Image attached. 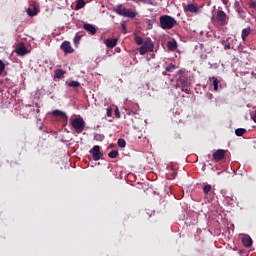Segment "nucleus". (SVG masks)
Segmentation results:
<instances>
[{
	"label": "nucleus",
	"mask_w": 256,
	"mask_h": 256,
	"mask_svg": "<svg viewBox=\"0 0 256 256\" xmlns=\"http://www.w3.org/2000/svg\"><path fill=\"white\" fill-rule=\"evenodd\" d=\"M52 114L55 117H60L61 119H67V114H65V112H63L61 110H54V111H52Z\"/></svg>",
	"instance_id": "obj_21"
},
{
	"label": "nucleus",
	"mask_w": 256,
	"mask_h": 256,
	"mask_svg": "<svg viewBox=\"0 0 256 256\" xmlns=\"http://www.w3.org/2000/svg\"><path fill=\"white\" fill-rule=\"evenodd\" d=\"M3 71H5V63L0 60V75H3Z\"/></svg>",
	"instance_id": "obj_30"
},
{
	"label": "nucleus",
	"mask_w": 256,
	"mask_h": 256,
	"mask_svg": "<svg viewBox=\"0 0 256 256\" xmlns=\"http://www.w3.org/2000/svg\"><path fill=\"white\" fill-rule=\"evenodd\" d=\"M174 69H175V65L173 64H170L166 67V71H174Z\"/></svg>",
	"instance_id": "obj_35"
},
{
	"label": "nucleus",
	"mask_w": 256,
	"mask_h": 256,
	"mask_svg": "<svg viewBox=\"0 0 256 256\" xmlns=\"http://www.w3.org/2000/svg\"><path fill=\"white\" fill-rule=\"evenodd\" d=\"M125 111L127 115H139V104L128 101L126 102Z\"/></svg>",
	"instance_id": "obj_4"
},
{
	"label": "nucleus",
	"mask_w": 256,
	"mask_h": 256,
	"mask_svg": "<svg viewBox=\"0 0 256 256\" xmlns=\"http://www.w3.org/2000/svg\"><path fill=\"white\" fill-rule=\"evenodd\" d=\"M175 177H177V172L174 171V172L172 173V177H169V179H175Z\"/></svg>",
	"instance_id": "obj_39"
},
{
	"label": "nucleus",
	"mask_w": 256,
	"mask_h": 256,
	"mask_svg": "<svg viewBox=\"0 0 256 256\" xmlns=\"http://www.w3.org/2000/svg\"><path fill=\"white\" fill-rule=\"evenodd\" d=\"M114 11L115 13H117V15H121L122 17H124L127 11V8L123 7V5L120 4L114 8Z\"/></svg>",
	"instance_id": "obj_14"
},
{
	"label": "nucleus",
	"mask_w": 256,
	"mask_h": 256,
	"mask_svg": "<svg viewBox=\"0 0 256 256\" xmlns=\"http://www.w3.org/2000/svg\"><path fill=\"white\" fill-rule=\"evenodd\" d=\"M115 117L117 119H121V112H119V108L118 107H116V109H115Z\"/></svg>",
	"instance_id": "obj_34"
},
{
	"label": "nucleus",
	"mask_w": 256,
	"mask_h": 256,
	"mask_svg": "<svg viewBox=\"0 0 256 256\" xmlns=\"http://www.w3.org/2000/svg\"><path fill=\"white\" fill-rule=\"evenodd\" d=\"M191 89V83H189V80L187 79H182V82H181V90L182 91H189Z\"/></svg>",
	"instance_id": "obj_15"
},
{
	"label": "nucleus",
	"mask_w": 256,
	"mask_h": 256,
	"mask_svg": "<svg viewBox=\"0 0 256 256\" xmlns=\"http://www.w3.org/2000/svg\"><path fill=\"white\" fill-rule=\"evenodd\" d=\"M142 2L145 3L146 5H153L152 0H142Z\"/></svg>",
	"instance_id": "obj_37"
},
{
	"label": "nucleus",
	"mask_w": 256,
	"mask_h": 256,
	"mask_svg": "<svg viewBox=\"0 0 256 256\" xmlns=\"http://www.w3.org/2000/svg\"><path fill=\"white\" fill-rule=\"evenodd\" d=\"M37 13H39V9H37V6H35V5H31L27 9V15H29V17H35V15H37Z\"/></svg>",
	"instance_id": "obj_13"
},
{
	"label": "nucleus",
	"mask_w": 256,
	"mask_h": 256,
	"mask_svg": "<svg viewBox=\"0 0 256 256\" xmlns=\"http://www.w3.org/2000/svg\"><path fill=\"white\" fill-rule=\"evenodd\" d=\"M89 153L92 155L94 161H99L103 159V153H101V148L99 146H94Z\"/></svg>",
	"instance_id": "obj_5"
},
{
	"label": "nucleus",
	"mask_w": 256,
	"mask_h": 256,
	"mask_svg": "<svg viewBox=\"0 0 256 256\" xmlns=\"http://www.w3.org/2000/svg\"><path fill=\"white\" fill-rule=\"evenodd\" d=\"M216 19L220 25H225L227 23V14L223 10H218L216 14Z\"/></svg>",
	"instance_id": "obj_6"
},
{
	"label": "nucleus",
	"mask_w": 256,
	"mask_h": 256,
	"mask_svg": "<svg viewBox=\"0 0 256 256\" xmlns=\"http://www.w3.org/2000/svg\"><path fill=\"white\" fill-rule=\"evenodd\" d=\"M71 125L77 133H82L83 129H85V120L83 118H74L71 120Z\"/></svg>",
	"instance_id": "obj_3"
},
{
	"label": "nucleus",
	"mask_w": 256,
	"mask_h": 256,
	"mask_svg": "<svg viewBox=\"0 0 256 256\" xmlns=\"http://www.w3.org/2000/svg\"><path fill=\"white\" fill-rule=\"evenodd\" d=\"M135 42L137 43V45H143V38L137 36L135 38Z\"/></svg>",
	"instance_id": "obj_31"
},
{
	"label": "nucleus",
	"mask_w": 256,
	"mask_h": 256,
	"mask_svg": "<svg viewBox=\"0 0 256 256\" xmlns=\"http://www.w3.org/2000/svg\"><path fill=\"white\" fill-rule=\"evenodd\" d=\"M225 157V150L219 149L213 153V159L215 161H221Z\"/></svg>",
	"instance_id": "obj_10"
},
{
	"label": "nucleus",
	"mask_w": 256,
	"mask_h": 256,
	"mask_svg": "<svg viewBox=\"0 0 256 256\" xmlns=\"http://www.w3.org/2000/svg\"><path fill=\"white\" fill-rule=\"evenodd\" d=\"M118 155H119V152L112 150L111 152H109L108 157H110V159H117Z\"/></svg>",
	"instance_id": "obj_27"
},
{
	"label": "nucleus",
	"mask_w": 256,
	"mask_h": 256,
	"mask_svg": "<svg viewBox=\"0 0 256 256\" xmlns=\"http://www.w3.org/2000/svg\"><path fill=\"white\" fill-rule=\"evenodd\" d=\"M79 41H81V36L80 35H76L74 37V44L79 45Z\"/></svg>",
	"instance_id": "obj_33"
},
{
	"label": "nucleus",
	"mask_w": 256,
	"mask_h": 256,
	"mask_svg": "<svg viewBox=\"0 0 256 256\" xmlns=\"http://www.w3.org/2000/svg\"><path fill=\"white\" fill-rule=\"evenodd\" d=\"M224 197H225L226 202L229 205H235V197H233L232 195L231 196H224Z\"/></svg>",
	"instance_id": "obj_26"
},
{
	"label": "nucleus",
	"mask_w": 256,
	"mask_h": 256,
	"mask_svg": "<svg viewBox=\"0 0 256 256\" xmlns=\"http://www.w3.org/2000/svg\"><path fill=\"white\" fill-rule=\"evenodd\" d=\"M107 116L111 117V109H107Z\"/></svg>",
	"instance_id": "obj_42"
},
{
	"label": "nucleus",
	"mask_w": 256,
	"mask_h": 256,
	"mask_svg": "<svg viewBox=\"0 0 256 256\" xmlns=\"http://www.w3.org/2000/svg\"><path fill=\"white\" fill-rule=\"evenodd\" d=\"M211 191V185H206L203 187V192L205 194L209 193Z\"/></svg>",
	"instance_id": "obj_32"
},
{
	"label": "nucleus",
	"mask_w": 256,
	"mask_h": 256,
	"mask_svg": "<svg viewBox=\"0 0 256 256\" xmlns=\"http://www.w3.org/2000/svg\"><path fill=\"white\" fill-rule=\"evenodd\" d=\"M67 87H73L74 89H77V87H81V83L79 81L72 80L70 82H66Z\"/></svg>",
	"instance_id": "obj_23"
},
{
	"label": "nucleus",
	"mask_w": 256,
	"mask_h": 256,
	"mask_svg": "<svg viewBox=\"0 0 256 256\" xmlns=\"http://www.w3.org/2000/svg\"><path fill=\"white\" fill-rule=\"evenodd\" d=\"M250 34H251V27L248 26L242 30L241 38L245 41V39H247V37H249Z\"/></svg>",
	"instance_id": "obj_19"
},
{
	"label": "nucleus",
	"mask_w": 256,
	"mask_h": 256,
	"mask_svg": "<svg viewBox=\"0 0 256 256\" xmlns=\"http://www.w3.org/2000/svg\"><path fill=\"white\" fill-rule=\"evenodd\" d=\"M210 81H212L214 91H219V87H220V89L223 88V84L221 83V80L217 79V77L210 78Z\"/></svg>",
	"instance_id": "obj_9"
},
{
	"label": "nucleus",
	"mask_w": 256,
	"mask_h": 256,
	"mask_svg": "<svg viewBox=\"0 0 256 256\" xmlns=\"http://www.w3.org/2000/svg\"><path fill=\"white\" fill-rule=\"evenodd\" d=\"M245 133H247L245 128H237L235 130V135H237V137H242V135H245Z\"/></svg>",
	"instance_id": "obj_25"
},
{
	"label": "nucleus",
	"mask_w": 256,
	"mask_h": 256,
	"mask_svg": "<svg viewBox=\"0 0 256 256\" xmlns=\"http://www.w3.org/2000/svg\"><path fill=\"white\" fill-rule=\"evenodd\" d=\"M251 119L256 123V110L251 114Z\"/></svg>",
	"instance_id": "obj_38"
},
{
	"label": "nucleus",
	"mask_w": 256,
	"mask_h": 256,
	"mask_svg": "<svg viewBox=\"0 0 256 256\" xmlns=\"http://www.w3.org/2000/svg\"><path fill=\"white\" fill-rule=\"evenodd\" d=\"M83 29H85V31L90 33V35H95V33H97V28H95V25H92L89 23L84 24Z\"/></svg>",
	"instance_id": "obj_11"
},
{
	"label": "nucleus",
	"mask_w": 256,
	"mask_h": 256,
	"mask_svg": "<svg viewBox=\"0 0 256 256\" xmlns=\"http://www.w3.org/2000/svg\"><path fill=\"white\" fill-rule=\"evenodd\" d=\"M184 10L188 13H198L199 6L197 4L189 3L185 6Z\"/></svg>",
	"instance_id": "obj_7"
},
{
	"label": "nucleus",
	"mask_w": 256,
	"mask_h": 256,
	"mask_svg": "<svg viewBox=\"0 0 256 256\" xmlns=\"http://www.w3.org/2000/svg\"><path fill=\"white\" fill-rule=\"evenodd\" d=\"M17 55H27V48L24 45H20L16 48Z\"/></svg>",
	"instance_id": "obj_18"
},
{
	"label": "nucleus",
	"mask_w": 256,
	"mask_h": 256,
	"mask_svg": "<svg viewBox=\"0 0 256 256\" xmlns=\"http://www.w3.org/2000/svg\"><path fill=\"white\" fill-rule=\"evenodd\" d=\"M61 49L64 51V53H73V47H71L70 42H63L61 45Z\"/></svg>",
	"instance_id": "obj_12"
},
{
	"label": "nucleus",
	"mask_w": 256,
	"mask_h": 256,
	"mask_svg": "<svg viewBox=\"0 0 256 256\" xmlns=\"http://www.w3.org/2000/svg\"><path fill=\"white\" fill-rule=\"evenodd\" d=\"M104 44L106 47H108V49H113L117 47V38H108L104 40Z\"/></svg>",
	"instance_id": "obj_8"
},
{
	"label": "nucleus",
	"mask_w": 256,
	"mask_h": 256,
	"mask_svg": "<svg viewBox=\"0 0 256 256\" xmlns=\"http://www.w3.org/2000/svg\"><path fill=\"white\" fill-rule=\"evenodd\" d=\"M55 79H63L65 77V71L63 69H56L54 71Z\"/></svg>",
	"instance_id": "obj_17"
},
{
	"label": "nucleus",
	"mask_w": 256,
	"mask_h": 256,
	"mask_svg": "<svg viewBox=\"0 0 256 256\" xmlns=\"http://www.w3.org/2000/svg\"><path fill=\"white\" fill-rule=\"evenodd\" d=\"M176 24L177 20L169 15H164L160 17V25L162 29H173Z\"/></svg>",
	"instance_id": "obj_1"
},
{
	"label": "nucleus",
	"mask_w": 256,
	"mask_h": 256,
	"mask_svg": "<svg viewBox=\"0 0 256 256\" xmlns=\"http://www.w3.org/2000/svg\"><path fill=\"white\" fill-rule=\"evenodd\" d=\"M242 245H244V247H251V245H253V239H251L249 236L243 237Z\"/></svg>",
	"instance_id": "obj_16"
},
{
	"label": "nucleus",
	"mask_w": 256,
	"mask_h": 256,
	"mask_svg": "<svg viewBox=\"0 0 256 256\" xmlns=\"http://www.w3.org/2000/svg\"><path fill=\"white\" fill-rule=\"evenodd\" d=\"M153 40L147 38L144 44L139 48L140 55H145L146 53H153L154 49Z\"/></svg>",
	"instance_id": "obj_2"
},
{
	"label": "nucleus",
	"mask_w": 256,
	"mask_h": 256,
	"mask_svg": "<svg viewBox=\"0 0 256 256\" xmlns=\"http://www.w3.org/2000/svg\"><path fill=\"white\" fill-rule=\"evenodd\" d=\"M85 5H86L85 0H78L75 6L76 11H79V9H83Z\"/></svg>",
	"instance_id": "obj_24"
},
{
	"label": "nucleus",
	"mask_w": 256,
	"mask_h": 256,
	"mask_svg": "<svg viewBox=\"0 0 256 256\" xmlns=\"http://www.w3.org/2000/svg\"><path fill=\"white\" fill-rule=\"evenodd\" d=\"M124 17H129L130 19H135V17H137V13L131 9H126Z\"/></svg>",
	"instance_id": "obj_22"
},
{
	"label": "nucleus",
	"mask_w": 256,
	"mask_h": 256,
	"mask_svg": "<svg viewBox=\"0 0 256 256\" xmlns=\"http://www.w3.org/2000/svg\"><path fill=\"white\" fill-rule=\"evenodd\" d=\"M95 139H96L97 141H101V135H96V136H95Z\"/></svg>",
	"instance_id": "obj_41"
},
{
	"label": "nucleus",
	"mask_w": 256,
	"mask_h": 256,
	"mask_svg": "<svg viewBox=\"0 0 256 256\" xmlns=\"http://www.w3.org/2000/svg\"><path fill=\"white\" fill-rule=\"evenodd\" d=\"M222 3H223L224 5H227V3H229V0H222Z\"/></svg>",
	"instance_id": "obj_43"
},
{
	"label": "nucleus",
	"mask_w": 256,
	"mask_h": 256,
	"mask_svg": "<svg viewBox=\"0 0 256 256\" xmlns=\"http://www.w3.org/2000/svg\"><path fill=\"white\" fill-rule=\"evenodd\" d=\"M127 145V143L125 142L124 139H118V147H125Z\"/></svg>",
	"instance_id": "obj_29"
},
{
	"label": "nucleus",
	"mask_w": 256,
	"mask_h": 256,
	"mask_svg": "<svg viewBox=\"0 0 256 256\" xmlns=\"http://www.w3.org/2000/svg\"><path fill=\"white\" fill-rule=\"evenodd\" d=\"M222 45H224L225 51H227V49H231V44L225 40L222 41Z\"/></svg>",
	"instance_id": "obj_28"
},
{
	"label": "nucleus",
	"mask_w": 256,
	"mask_h": 256,
	"mask_svg": "<svg viewBox=\"0 0 256 256\" xmlns=\"http://www.w3.org/2000/svg\"><path fill=\"white\" fill-rule=\"evenodd\" d=\"M167 48L169 51H177V41L172 40L167 43Z\"/></svg>",
	"instance_id": "obj_20"
},
{
	"label": "nucleus",
	"mask_w": 256,
	"mask_h": 256,
	"mask_svg": "<svg viewBox=\"0 0 256 256\" xmlns=\"http://www.w3.org/2000/svg\"><path fill=\"white\" fill-rule=\"evenodd\" d=\"M249 7H251V9H256V2L255 1H250L249 2Z\"/></svg>",
	"instance_id": "obj_36"
},
{
	"label": "nucleus",
	"mask_w": 256,
	"mask_h": 256,
	"mask_svg": "<svg viewBox=\"0 0 256 256\" xmlns=\"http://www.w3.org/2000/svg\"><path fill=\"white\" fill-rule=\"evenodd\" d=\"M121 27H122L123 33H126V31H125V23H122V24H121Z\"/></svg>",
	"instance_id": "obj_40"
}]
</instances>
